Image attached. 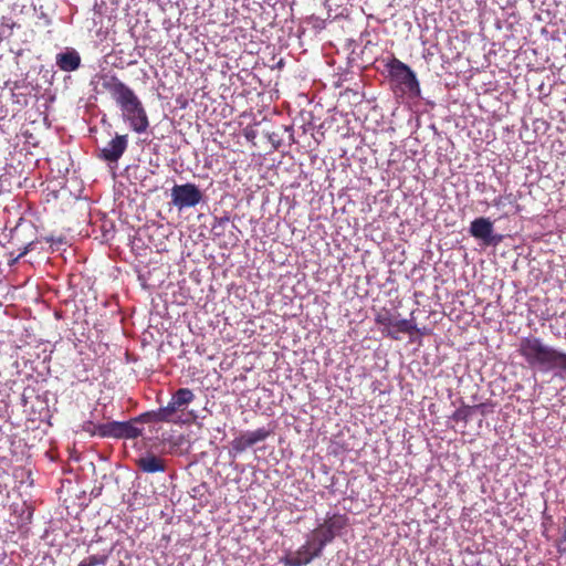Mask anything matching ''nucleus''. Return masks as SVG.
I'll use <instances>...</instances> for the list:
<instances>
[{
    "mask_svg": "<svg viewBox=\"0 0 566 566\" xmlns=\"http://www.w3.org/2000/svg\"><path fill=\"white\" fill-rule=\"evenodd\" d=\"M102 86L116 102L130 128L137 134L145 133L149 127V119L136 93L116 75H103Z\"/></svg>",
    "mask_w": 566,
    "mask_h": 566,
    "instance_id": "f257e3e1",
    "label": "nucleus"
},
{
    "mask_svg": "<svg viewBox=\"0 0 566 566\" xmlns=\"http://www.w3.org/2000/svg\"><path fill=\"white\" fill-rule=\"evenodd\" d=\"M517 352L533 369L542 371L566 370V353L546 345L539 337L532 335L522 337Z\"/></svg>",
    "mask_w": 566,
    "mask_h": 566,
    "instance_id": "f03ea898",
    "label": "nucleus"
},
{
    "mask_svg": "<svg viewBox=\"0 0 566 566\" xmlns=\"http://www.w3.org/2000/svg\"><path fill=\"white\" fill-rule=\"evenodd\" d=\"M348 524V517L345 514H333L327 516L323 523L318 524L317 527L312 531L310 537L315 542V545L323 551L336 536L342 534Z\"/></svg>",
    "mask_w": 566,
    "mask_h": 566,
    "instance_id": "7ed1b4c3",
    "label": "nucleus"
},
{
    "mask_svg": "<svg viewBox=\"0 0 566 566\" xmlns=\"http://www.w3.org/2000/svg\"><path fill=\"white\" fill-rule=\"evenodd\" d=\"M386 67L390 77L413 96L420 95V84L415 72L397 57L390 59Z\"/></svg>",
    "mask_w": 566,
    "mask_h": 566,
    "instance_id": "20e7f679",
    "label": "nucleus"
},
{
    "mask_svg": "<svg viewBox=\"0 0 566 566\" xmlns=\"http://www.w3.org/2000/svg\"><path fill=\"white\" fill-rule=\"evenodd\" d=\"M202 200V192L191 182L175 185L171 189V202L179 210L197 206Z\"/></svg>",
    "mask_w": 566,
    "mask_h": 566,
    "instance_id": "39448f33",
    "label": "nucleus"
},
{
    "mask_svg": "<svg viewBox=\"0 0 566 566\" xmlns=\"http://www.w3.org/2000/svg\"><path fill=\"white\" fill-rule=\"evenodd\" d=\"M322 553L323 551L310 537L295 553L283 557L281 563L285 566H303L319 557Z\"/></svg>",
    "mask_w": 566,
    "mask_h": 566,
    "instance_id": "423d86ee",
    "label": "nucleus"
},
{
    "mask_svg": "<svg viewBox=\"0 0 566 566\" xmlns=\"http://www.w3.org/2000/svg\"><path fill=\"white\" fill-rule=\"evenodd\" d=\"M102 429L103 434H108V438L116 439H136L143 434V428L134 421V418L128 421L106 422V427Z\"/></svg>",
    "mask_w": 566,
    "mask_h": 566,
    "instance_id": "0eeeda50",
    "label": "nucleus"
},
{
    "mask_svg": "<svg viewBox=\"0 0 566 566\" xmlns=\"http://www.w3.org/2000/svg\"><path fill=\"white\" fill-rule=\"evenodd\" d=\"M128 146V136L116 134L108 144L101 149L99 158L108 163H117Z\"/></svg>",
    "mask_w": 566,
    "mask_h": 566,
    "instance_id": "6e6552de",
    "label": "nucleus"
},
{
    "mask_svg": "<svg viewBox=\"0 0 566 566\" xmlns=\"http://www.w3.org/2000/svg\"><path fill=\"white\" fill-rule=\"evenodd\" d=\"M470 234L475 239L483 240L485 243H492L493 223L490 219L480 217L470 224Z\"/></svg>",
    "mask_w": 566,
    "mask_h": 566,
    "instance_id": "1a4fd4ad",
    "label": "nucleus"
},
{
    "mask_svg": "<svg viewBox=\"0 0 566 566\" xmlns=\"http://www.w3.org/2000/svg\"><path fill=\"white\" fill-rule=\"evenodd\" d=\"M397 316H399L398 313H392L388 308H381L375 316L376 324L382 326V334L395 340L399 339V336L392 331Z\"/></svg>",
    "mask_w": 566,
    "mask_h": 566,
    "instance_id": "9d476101",
    "label": "nucleus"
},
{
    "mask_svg": "<svg viewBox=\"0 0 566 566\" xmlns=\"http://www.w3.org/2000/svg\"><path fill=\"white\" fill-rule=\"evenodd\" d=\"M56 65L63 72H73L81 65V56L75 50H66L56 55Z\"/></svg>",
    "mask_w": 566,
    "mask_h": 566,
    "instance_id": "9b49d317",
    "label": "nucleus"
},
{
    "mask_svg": "<svg viewBox=\"0 0 566 566\" xmlns=\"http://www.w3.org/2000/svg\"><path fill=\"white\" fill-rule=\"evenodd\" d=\"M136 464L138 469L145 473H157L166 471L165 460L151 453H147L145 457L137 459Z\"/></svg>",
    "mask_w": 566,
    "mask_h": 566,
    "instance_id": "f8f14e48",
    "label": "nucleus"
},
{
    "mask_svg": "<svg viewBox=\"0 0 566 566\" xmlns=\"http://www.w3.org/2000/svg\"><path fill=\"white\" fill-rule=\"evenodd\" d=\"M180 410L182 411L184 409L172 398L167 406L159 408L163 421L172 423L180 421V418L177 416V412Z\"/></svg>",
    "mask_w": 566,
    "mask_h": 566,
    "instance_id": "ddd939ff",
    "label": "nucleus"
},
{
    "mask_svg": "<svg viewBox=\"0 0 566 566\" xmlns=\"http://www.w3.org/2000/svg\"><path fill=\"white\" fill-rule=\"evenodd\" d=\"M171 398L177 402L178 406L185 409L189 403H191L195 400V394L189 388H179L171 396Z\"/></svg>",
    "mask_w": 566,
    "mask_h": 566,
    "instance_id": "4468645a",
    "label": "nucleus"
},
{
    "mask_svg": "<svg viewBox=\"0 0 566 566\" xmlns=\"http://www.w3.org/2000/svg\"><path fill=\"white\" fill-rule=\"evenodd\" d=\"M392 331L396 332V335H398V333L413 334V332H420V328L417 327L412 318L398 319L397 317Z\"/></svg>",
    "mask_w": 566,
    "mask_h": 566,
    "instance_id": "2eb2a0df",
    "label": "nucleus"
},
{
    "mask_svg": "<svg viewBox=\"0 0 566 566\" xmlns=\"http://www.w3.org/2000/svg\"><path fill=\"white\" fill-rule=\"evenodd\" d=\"M134 421L137 424L150 423V422H164L161 419L159 408L157 410H150V411L140 413L139 416L134 418Z\"/></svg>",
    "mask_w": 566,
    "mask_h": 566,
    "instance_id": "dca6fc26",
    "label": "nucleus"
},
{
    "mask_svg": "<svg viewBox=\"0 0 566 566\" xmlns=\"http://www.w3.org/2000/svg\"><path fill=\"white\" fill-rule=\"evenodd\" d=\"M244 434L252 447L259 442L264 441L271 434V431L265 428H259L254 431H247Z\"/></svg>",
    "mask_w": 566,
    "mask_h": 566,
    "instance_id": "f3484780",
    "label": "nucleus"
},
{
    "mask_svg": "<svg viewBox=\"0 0 566 566\" xmlns=\"http://www.w3.org/2000/svg\"><path fill=\"white\" fill-rule=\"evenodd\" d=\"M104 427H106V423L96 424L93 421L88 420L82 424V430L87 432L92 437L98 436L101 438H108V434L102 433L103 432L102 428H104Z\"/></svg>",
    "mask_w": 566,
    "mask_h": 566,
    "instance_id": "a211bd4d",
    "label": "nucleus"
},
{
    "mask_svg": "<svg viewBox=\"0 0 566 566\" xmlns=\"http://www.w3.org/2000/svg\"><path fill=\"white\" fill-rule=\"evenodd\" d=\"M250 447L251 444L244 433L234 438L231 442V448L235 453H242Z\"/></svg>",
    "mask_w": 566,
    "mask_h": 566,
    "instance_id": "6ab92c4d",
    "label": "nucleus"
},
{
    "mask_svg": "<svg viewBox=\"0 0 566 566\" xmlns=\"http://www.w3.org/2000/svg\"><path fill=\"white\" fill-rule=\"evenodd\" d=\"M107 557L104 555H91L85 557L80 562L78 566H97L104 565L106 563Z\"/></svg>",
    "mask_w": 566,
    "mask_h": 566,
    "instance_id": "aec40b11",
    "label": "nucleus"
},
{
    "mask_svg": "<svg viewBox=\"0 0 566 566\" xmlns=\"http://www.w3.org/2000/svg\"><path fill=\"white\" fill-rule=\"evenodd\" d=\"M469 418V411L465 408H460L454 411L452 415V419L455 421H464L467 422Z\"/></svg>",
    "mask_w": 566,
    "mask_h": 566,
    "instance_id": "412c9836",
    "label": "nucleus"
},
{
    "mask_svg": "<svg viewBox=\"0 0 566 566\" xmlns=\"http://www.w3.org/2000/svg\"><path fill=\"white\" fill-rule=\"evenodd\" d=\"M557 549L559 553H566V530L557 543Z\"/></svg>",
    "mask_w": 566,
    "mask_h": 566,
    "instance_id": "4be33fe9",
    "label": "nucleus"
},
{
    "mask_svg": "<svg viewBox=\"0 0 566 566\" xmlns=\"http://www.w3.org/2000/svg\"><path fill=\"white\" fill-rule=\"evenodd\" d=\"M32 243H29L27 247H24L23 251L19 254V258L24 256L30 250H31Z\"/></svg>",
    "mask_w": 566,
    "mask_h": 566,
    "instance_id": "5701e85b",
    "label": "nucleus"
},
{
    "mask_svg": "<svg viewBox=\"0 0 566 566\" xmlns=\"http://www.w3.org/2000/svg\"><path fill=\"white\" fill-rule=\"evenodd\" d=\"M501 201L502 199L501 198H497L494 200V206H500L501 205Z\"/></svg>",
    "mask_w": 566,
    "mask_h": 566,
    "instance_id": "b1692460",
    "label": "nucleus"
},
{
    "mask_svg": "<svg viewBox=\"0 0 566 566\" xmlns=\"http://www.w3.org/2000/svg\"><path fill=\"white\" fill-rule=\"evenodd\" d=\"M417 334L419 335H426L427 334V329L423 328V329H420V332H416Z\"/></svg>",
    "mask_w": 566,
    "mask_h": 566,
    "instance_id": "393cba45",
    "label": "nucleus"
}]
</instances>
